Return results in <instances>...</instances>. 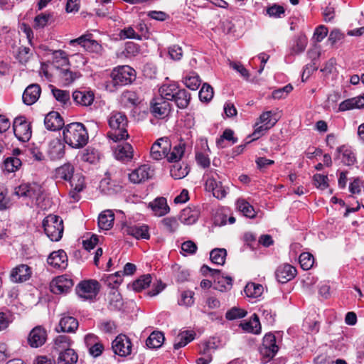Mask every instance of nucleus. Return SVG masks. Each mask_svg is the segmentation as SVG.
<instances>
[{
  "label": "nucleus",
  "instance_id": "6e6d98bb",
  "mask_svg": "<svg viewBox=\"0 0 364 364\" xmlns=\"http://www.w3.org/2000/svg\"><path fill=\"white\" fill-rule=\"evenodd\" d=\"M307 45V38L304 35L298 36L291 46V50L295 54L302 53Z\"/></svg>",
  "mask_w": 364,
  "mask_h": 364
},
{
  "label": "nucleus",
  "instance_id": "2f4dec72",
  "mask_svg": "<svg viewBox=\"0 0 364 364\" xmlns=\"http://www.w3.org/2000/svg\"><path fill=\"white\" fill-rule=\"evenodd\" d=\"M180 88L179 85L175 82L163 84L159 89L160 97H163L164 100L168 102L173 97V94L177 93V90Z\"/></svg>",
  "mask_w": 364,
  "mask_h": 364
},
{
  "label": "nucleus",
  "instance_id": "338daca9",
  "mask_svg": "<svg viewBox=\"0 0 364 364\" xmlns=\"http://www.w3.org/2000/svg\"><path fill=\"white\" fill-rule=\"evenodd\" d=\"M285 10L282 6L273 4L267 9V14L272 18H281L284 14Z\"/></svg>",
  "mask_w": 364,
  "mask_h": 364
},
{
  "label": "nucleus",
  "instance_id": "c756f323",
  "mask_svg": "<svg viewBox=\"0 0 364 364\" xmlns=\"http://www.w3.org/2000/svg\"><path fill=\"white\" fill-rule=\"evenodd\" d=\"M195 336L196 333L194 332L189 331H185L178 333L174 341V349L178 350L182 347L186 346L195 338Z\"/></svg>",
  "mask_w": 364,
  "mask_h": 364
},
{
  "label": "nucleus",
  "instance_id": "393cba45",
  "mask_svg": "<svg viewBox=\"0 0 364 364\" xmlns=\"http://www.w3.org/2000/svg\"><path fill=\"white\" fill-rule=\"evenodd\" d=\"M214 289L220 291H225L232 287V278L224 277L220 270L213 272Z\"/></svg>",
  "mask_w": 364,
  "mask_h": 364
},
{
  "label": "nucleus",
  "instance_id": "864d4df0",
  "mask_svg": "<svg viewBox=\"0 0 364 364\" xmlns=\"http://www.w3.org/2000/svg\"><path fill=\"white\" fill-rule=\"evenodd\" d=\"M259 352L261 355V362L263 364H265L269 362L275 356L278 350L270 347L259 346Z\"/></svg>",
  "mask_w": 364,
  "mask_h": 364
},
{
  "label": "nucleus",
  "instance_id": "c9c22d12",
  "mask_svg": "<svg viewBox=\"0 0 364 364\" xmlns=\"http://www.w3.org/2000/svg\"><path fill=\"white\" fill-rule=\"evenodd\" d=\"M342 162L346 166H351L355 162V156L352 150L346 146H342L337 149Z\"/></svg>",
  "mask_w": 364,
  "mask_h": 364
},
{
  "label": "nucleus",
  "instance_id": "774afa93",
  "mask_svg": "<svg viewBox=\"0 0 364 364\" xmlns=\"http://www.w3.org/2000/svg\"><path fill=\"white\" fill-rule=\"evenodd\" d=\"M247 312L240 309L232 308L226 313L225 317L228 320L241 318L246 316Z\"/></svg>",
  "mask_w": 364,
  "mask_h": 364
},
{
  "label": "nucleus",
  "instance_id": "7c9ffc66",
  "mask_svg": "<svg viewBox=\"0 0 364 364\" xmlns=\"http://www.w3.org/2000/svg\"><path fill=\"white\" fill-rule=\"evenodd\" d=\"M241 328L246 332L258 334L261 332L259 317L255 314L248 321L241 323Z\"/></svg>",
  "mask_w": 364,
  "mask_h": 364
},
{
  "label": "nucleus",
  "instance_id": "39448f33",
  "mask_svg": "<svg viewBox=\"0 0 364 364\" xmlns=\"http://www.w3.org/2000/svg\"><path fill=\"white\" fill-rule=\"evenodd\" d=\"M110 76L114 86H122L130 84L135 80L136 72L129 65H122L114 68Z\"/></svg>",
  "mask_w": 364,
  "mask_h": 364
},
{
  "label": "nucleus",
  "instance_id": "13d9d810",
  "mask_svg": "<svg viewBox=\"0 0 364 364\" xmlns=\"http://www.w3.org/2000/svg\"><path fill=\"white\" fill-rule=\"evenodd\" d=\"M204 177L205 178V189H213L215 182L220 178L215 169H208L206 171Z\"/></svg>",
  "mask_w": 364,
  "mask_h": 364
},
{
  "label": "nucleus",
  "instance_id": "8fccbe9b",
  "mask_svg": "<svg viewBox=\"0 0 364 364\" xmlns=\"http://www.w3.org/2000/svg\"><path fill=\"white\" fill-rule=\"evenodd\" d=\"M151 283V276L149 274L141 276L132 284L133 289L136 291H141L149 287Z\"/></svg>",
  "mask_w": 364,
  "mask_h": 364
},
{
  "label": "nucleus",
  "instance_id": "052dcab7",
  "mask_svg": "<svg viewBox=\"0 0 364 364\" xmlns=\"http://www.w3.org/2000/svg\"><path fill=\"white\" fill-rule=\"evenodd\" d=\"M51 92L56 100L65 105L70 101V93L68 91L62 90L51 85Z\"/></svg>",
  "mask_w": 364,
  "mask_h": 364
},
{
  "label": "nucleus",
  "instance_id": "1a4fd4ad",
  "mask_svg": "<svg viewBox=\"0 0 364 364\" xmlns=\"http://www.w3.org/2000/svg\"><path fill=\"white\" fill-rule=\"evenodd\" d=\"M74 282L70 276L64 274L58 276L50 283V290L53 294H66L73 287Z\"/></svg>",
  "mask_w": 364,
  "mask_h": 364
},
{
  "label": "nucleus",
  "instance_id": "dca6fc26",
  "mask_svg": "<svg viewBox=\"0 0 364 364\" xmlns=\"http://www.w3.org/2000/svg\"><path fill=\"white\" fill-rule=\"evenodd\" d=\"M41 188L37 183H22L14 189V194L18 197L33 198L40 196Z\"/></svg>",
  "mask_w": 364,
  "mask_h": 364
},
{
  "label": "nucleus",
  "instance_id": "0eeeda50",
  "mask_svg": "<svg viewBox=\"0 0 364 364\" xmlns=\"http://www.w3.org/2000/svg\"><path fill=\"white\" fill-rule=\"evenodd\" d=\"M112 348L116 355L127 357L132 353V345L127 336L120 334L112 341Z\"/></svg>",
  "mask_w": 364,
  "mask_h": 364
},
{
  "label": "nucleus",
  "instance_id": "412c9836",
  "mask_svg": "<svg viewBox=\"0 0 364 364\" xmlns=\"http://www.w3.org/2000/svg\"><path fill=\"white\" fill-rule=\"evenodd\" d=\"M75 103L82 107L90 106L95 100V94L91 90H75L73 93Z\"/></svg>",
  "mask_w": 364,
  "mask_h": 364
},
{
  "label": "nucleus",
  "instance_id": "09e8293b",
  "mask_svg": "<svg viewBox=\"0 0 364 364\" xmlns=\"http://www.w3.org/2000/svg\"><path fill=\"white\" fill-rule=\"evenodd\" d=\"M188 173V166H183L178 162H175L173 165H172L170 173L171 176L174 179H181L184 178Z\"/></svg>",
  "mask_w": 364,
  "mask_h": 364
},
{
  "label": "nucleus",
  "instance_id": "4d7b16f0",
  "mask_svg": "<svg viewBox=\"0 0 364 364\" xmlns=\"http://www.w3.org/2000/svg\"><path fill=\"white\" fill-rule=\"evenodd\" d=\"M21 166V161L16 157H8L4 161V170L9 173L15 172Z\"/></svg>",
  "mask_w": 364,
  "mask_h": 364
},
{
  "label": "nucleus",
  "instance_id": "e2e57ef3",
  "mask_svg": "<svg viewBox=\"0 0 364 364\" xmlns=\"http://www.w3.org/2000/svg\"><path fill=\"white\" fill-rule=\"evenodd\" d=\"M213 189H206L213 193V195L218 199L224 198L228 193V188L222 185L220 181H217L215 185L213 186Z\"/></svg>",
  "mask_w": 364,
  "mask_h": 364
},
{
  "label": "nucleus",
  "instance_id": "5701e85b",
  "mask_svg": "<svg viewBox=\"0 0 364 364\" xmlns=\"http://www.w3.org/2000/svg\"><path fill=\"white\" fill-rule=\"evenodd\" d=\"M99 188L104 194L112 195L120 191L122 186L119 182L112 180L107 176L101 180Z\"/></svg>",
  "mask_w": 364,
  "mask_h": 364
},
{
  "label": "nucleus",
  "instance_id": "0e129e2a",
  "mask_svg": "<svg viewBox=\"0 0 364 364\" xmlns=\"http://www.w3.org/2000/svg\"><path fill=\"white\" fill-rule=\"evenodd\" d=\"M161 223L166 231L173 233L178 228L179 223L175 218H165L161 220Z\"/></svg>",
  "mask_w": 364,
  "mask_h": 364
},
{
  "label": "nucleus",
  "instance_id": "bf43d9fd",
  "mask_svg": "<svg viewBox=\"0 0 364 364\" xmlns=\"http://www.w3.org/2000/svg\"><path fill=\"white\" fill-rule=\"evenodd\" d=\"M301 267L304 270L310 269L314 264V257L309 252H303L300 255L299 258Z\"/></svg>",
  "mask_w": 364,
  "mask_h": 364
},
{
  "label": "nucleus",
  "instance_id": "9d476101",
  "mask_svg": "<svg viewBox=\"0 0 364 364\" xmlns=\"http://www.w3.org/2000/svg\"><path fill=\"white\" fill-rule=\"evenodd\" d=\"M171 142L167 137H161L152 145L150 151L151 157L154 160H160L166 156L171 149Z\"/></svg>",
  "mask_w": 364,
  "mask_h": 364
},
{
  "label": "nucleus",
  "instance_id": "a19ab883",
  "mask_svg": "<svg viewBox=\"0 0 364 364\" xmlns=\"http://www.w3.org/2000/svg\"><path fill=\"white\" fill-rule=\"evenodd\" d=\"M183 83L190 90H196L201 84V80L196 72H190L184 77Z\"/></svg>",
  "mask_w": 364,
  "mask_h": 364
},
{
  "label": "nucleus",
  "instance_id": "20e7f679",
  "mask_svg": "<svg viewBox=\"0 0 364 364\" xmlns=\"http://www.w3.org/2000/svg\"><path fill=\"white\" fill-rule=\"evenodd\" d=\"M101 285L95 279H84L75 287V292L83 301H93L100 291Z\"/></svg>",
  "mask_w": 364,
  "mask_h": 364
},
{
  "label": "nucleus",
  "instance_id": "2eb2a0df",
  "mask_svg": "<svg viewBox=\"0 0 364 364\" xmlns=\"http://www.w3.org/2000/svg\"><path fill=\"white\" fill-rule=\"evenodd\" d=\"M259 121L262 125L256 128L253 133V135H255L256 138H259L262 134L263 132L274 127L277 122L278 119L275 117V114H273L272 111H267L260 115Z\"/></svg>",
  "mask_w": 364,
  "mask_h": 364
},
{
  "label": "nucleus",
  "instance_id": "69168bd1",
  "mask_svg": "<svg viewBox=\"0 0 364 364\" xmlns=\"http://www.w3.org/2000/svg\"><path fill=\"white\" fill-rule=\"evenodd\" d=\"M33 55L32 50L28 47L21 46L18 48V52L16 58L21 63H27Z\"/></svg>",
  "mask_w": 364,
  "mask_h": 364
},
{
  "label": "nucleus",
  "instance_id": "ddd939ff",
  "mask_svg": "<svg viewBox=\"0 0 364 364\" xmlns=\"http://www.w3.org/2000/svg\"><path fill=\"white\" fill-rule=\"evenodd\" d=\"M154 175V170L148 164H144L133 170L129 174V179L133 183H140L149 178Z\"/></svg>",
  "mask_w": 364,
  "mask_h": 364
},
{
  "label": "nucleus",
  "instance_id": "79ce46f5",
  "mask_svg": "<svg viewBox=\"0 0 364 364\" xmlns=\"http://www.w3.org/2000/svg\"><path fill=\"white\" fill-rule=\"evenodd\" d=\"M120 102L124 107L134 106L139 103V97L134 91L127 90L122 92Z\"/></svg>",
  "mask_w": 364,
  "mask_h": 364
},
{
  "label": "nucleus",
  "instance_id": "e433bc0d",
  "mask_svg": "<svg viewBox=\"0 0 364 364\" xmlns=\"http://www.w3.org/2000/svg\"><path fill=\"white\" fill-rule=\"evenodd\" d=\"M54 21L53 14L51 13H41L34 18L33 28L35 29L43 28L48 24Z\"/></svg>",
  "mask_w": 364,
  "mask_h": 364
},
{
  "label": "nucleus",
  "instance_id": "6e6552de",
  "mask_svg": "<svg viewBox=\"0 0 364 364\" xmlns=\"http://www.w3.org/2000/svg\"><path fill=\"white\" fill-rule=\"evenodd\" d=\"M91 37L92 34L82 35L77 38L71 40L70 45L77 43L90 53L101 54L103 50L102 46L97 41L92 39Z\"/></svg>",
  "mask_w": 364,
  "mask_h": 364
},
{
  "label": "nucleus",
  "instance_id": "9b49d317",
  "mask_svg": "<svg viewBox=\"0 0 364 364\" xmlns=\"http://www.w3.org/2000/svg\"><path fill=\"white\" fill-rule=\"evenodd\" d=\"M123 233L132 236L136 240H149V228L146 225H127L122 228Z\"/></svg>",
  "mask_w": 364,
  "mask_h": 364
},
{
  "label": "nucleus",
  "instance_id": "6ab92c4d",
  "mask_svg": "<svg viewBox=\"0 0 364 364\" xmlns=\"http://www.w3.org/2000/svg\"><path fill=\"white\" fill-rule=\"evenodd\" d=\"M31 269L28 265L22 264L11 270L10 278L14 282H24L31 278Z\"/></svg>",
  "mask_w": 364,
  "mask_h": 364
},
{
  "label": "nucleus",
  "instance_id": "4c0bfd02",
  "mask_svg": "<svg viewBox=\"0 0 364 364\" xmlns=\"http://www.w3.org/2000/svg\"><path fill=\"white\" fill-rule=\"evenodd\" d=\"M151 208L155 215L163 216L168 213L169 207L164 198H158L151 203Z\"/></svg>",
  "mask_w": 364,
  "mask_h": 364
},
{
  "label": "nucleus",
  "instance_id": "f03ea898",
  "mask_svg": "<svg viewBox=\"0 0 364 364\" xmlns=\"http://www.w3.org/2000/svg\"><path fill=\"white\" fill-rule=\"evenodd\" d=\"M108 123L111 129L107 134L109 139L117 142L129 137L127 129L128 120L124 113L112 112L109 117Z\"/></svg>",
  "mask_w": 364,
  "mask_h": 364
},
{
  "label": "nucleus",
  "instance_id": "37998d69",
  "mask_svg": "<svg viewBox=\"0 0 364 364\" xmlns=\"http://www.w3.org/2000/svg\"><path fill=\"white\" fill-rule=\"evenodd\" d=\"M237 208L243 215L250 218H254L256 216V212L252 205L244 199L237 200Z\"/></svg>",
  "mask_w": 364,
  "mask_h": 364
},
{
  "label": "nucleus",
  "instance_id": "72a5a7b5",
  "mask_svg": "<svg viewBox=\"0 0 364 364\" xmlns=\"http://www.w3.org/2000/svg\"><path fill=\"white\" fill-rule=\"evenodd\" d=\"M71 340L69 336L65 335H60L54 340L53 348L58 354L67 350H73L70 348Z\"/></svg>",
  "mask_w": 364,
  "mask_h": 364
},
{
  "label": "nucleus",
  "instance_id": "ea45409f",
  "mask_svg": "<svg viewBox=\"0 0 364 364\" xmlns=\"http://www.w3.org/2000/svg\"><path fill=\"white\" fill-rule=\"evenodd\" d=\"M164 340V335L162 332L154 331L146 339V345L150 348H158L161 346Z\"/></svg>",
  "mask_w": 364,
  "mask_h": 364
},
{
  "label": "nucleus",
  "instance_id": "680f3d73",
  "mask_svg": "<svg viewBox=\"0 0 364 364\" xmlns=\"http://www.w3.org/2000/svg\"><path fill=\"white\" fill-rule=\"evenodd\" d=\"M213 88L208 83H204L199 92V98L202 102H210L213 97Z\"/></svg>",
  "mask_w": 364,
  "mask_h": 364
},
{
  "label": "nucleus",
  "instance_id": "b1692460",
  "mask_svg": "<svg viewBox=\"0 0 364 364\" xmlns=\"http://www.w3.org/2000/svg\"><path fill=\"white\" fill-rule=\"evenodd\" d=\"M114 154L117 160L127 162L133 158V148L129 143L119 144L115 147Z\"/></svg>",
  "mask_w": 364,
  "mask_h": 364
},
{
  "label": "nucleus",
  "instance_id": "a878e982",
  "mask_svg": "<svg viewBox=\"0 0 364 364\" xmlns=\"http://www.w3.org/2000/svg\"><path fill=\"white\" fill-rule=\"evenodd\" d=\"M173 97L169 100L175 103L179 109H186L191 101V94L185 89L180 88L177 90V93L173 94Z\"/></svg>",
  "mask_w": 364,
  "mask_h": 364
},
{
  "label": "nucleus",
  "instance_id": "7ed1b4c3",
  "mask_svg": "<svg viewBox=\"0 0 364 364\" xmlns=\"http://www.w3.org/2000/svg\"><path fill=\"white\" fill-rule=\"evenodd\" d=\"M43 227L46 235L51 241L58 242L61 240L64 225L63 220L60 216L48 215L43 220Z\"/></svg>",
  "mask_w": 364,
  "mask_h": 364
},
{
  "label": "nucleus",
  "instance_id": "4be33fe9",
  "mask_svg": "<svg viewBox=\"0 0 364 364\" xmlns=\"http://www.w3.org/2000/svg\"><path fill=\"white\" fill-rule=\"evenodd\" d=\"M41 89L38 84H31L24 90L22 96L23 102L27 105L34 104L39 98Z\"/></svg>",
  "mask_w": 364,
  "mask_h": 364
},
{
  "label": "nucleus",
  "instance_id": "603ef678",
  "mask_svg": "<svg viewBox=\"0 0 364 364\" xmlns=\"http://www.w3.org/2000/svg\"><path fill=\"white\" fill-rule=\"evenodd\" d=\"M227 252L225 249H214L210 253L211 261L216 264L223 265L225 263Z\"/></svg>",
  "mask_w": 364,
  "mask_h": 364
},
{
  "label": "nucleus",
  "instance_id": "cd10ccee",
  "mask_svg": "<svg viewBox=\"0 0 364 364\" xmlns=\"http://www.w3.org/2000/svg\"><path fill=\"white\" fill-rule=\"evenodd\" d=\"M114 215L110 210L102 211L98 217V226L100 229L108 230L112 228Z\"/></svg>",
  "mask_w": 364,
  "mask_h": 364
},
{
  "label": "nucleus",
  "instance_id": "473e14b6",
  "mask_svg": "<svg viewBox=\"0 0 364 364\" xmlns=\"http://www.w3.org/2000/svg\"><path fill=\"white\" fill-rule=\"evenodd\" d=\"M80 77L81 74L80 72L73 71L70 69H60L59 72L60 80L64 85L72 84L75 80Z\"/></svg>",
  "mask_w": 364,
  "mask_h": 364
},
{
  "label": "nucleus",
  "instance_id": "aec40b11",
  "mask_svg": "<svg viewBox=\"0 0 364 364\" xmlns=\"http://www.w3.org/2000/svg\"><path fill=\"white\" fill-rule=\"evenodd\" d=\"M44 124L48 130L58 131L64 126V120L58 112L52 111L46 115Z\"/></svg>",
  "mask_w": 364,
  "mask_h": 364
},
{
  "label": "nucleus",
  "instance_id": "c85d7f7f",
  "mask_svg": "<svg viewBox=\"0 0 364 364\" xmlns=\"http://www.w3.org/2000/svg\"><path fill=\"white\" fill-rule=\"evenodd\" d=\"M74 167L70 164H65L64 165L58 167L55 170L56 178L63 179L65 181H72L73 178L75 180L79 176H73Z\"/></svg>",
  "mask_w": 364,
  "mask_h": 364
},
{
  "label": "nucleus",
  "instance_id": "c03bdc74",
  "mask_svg": "<svg viewBox=\"0 0 364 364\" xmlns=\"http://www.w3.org/2000/svg\"><path fill=\"white\" fill-rule=\"evenodd\" d=\"M75 182V178H73L70 181L72 189L69 192V196L73 198L74 201H77L80 199L79 193L84 188V179L82 177H78L77 183Z\"/></svg>",
  "mask_w": 364,
  "mask_h": 364
},
{
  "label": "nucleus",
  "instance_id": "5fc2aeb1",
  "mask_svg": "<svg viewBox=\"0 0 364 364\" xmlns=\"http://www.w3.org/2000/svg\"><path fill=\"white\" fill-rule=\"evenodd\" d=\"M212 352L208 346L202 343L200 346V354L201 357L196 360L197 364H208L212 361Z\"/></svg>",
  "mask_w": 364,
  "mask_h": 364
},
{
  "label": "nucleus",
  "instance_id": "a18cd8bd",
  "mask_svg": "<svg viewBox=\"0 0 364 364\" xmlns=\"http://www.w3.org/2000/svg\"><path fill=\"white\" fill-rule=\"evenodd\" d=\"M231 142V144L237 143V138L234 136V132L230 129H226L223 134L216 141V145L220 149H223L226 146L225 141Z\"/></svg>",
  "mask_w": 364,
  "mask_h": 364
},
{
  "label": "nucleus",
  "instance_id": "3c124183",
  "mask_svg": "<svg viewBox=\"0 0 364 364\" xmlns=\"http://www.w3.org/2000/svg\"><path fill=\"white\" fill-rule=\"evenodd\" d=\"M109 308L111 310H119L122 307L123 301L121 294L113 291L109 294Z\"/></svg>",
  "mask_w": 364,
  "mask_h": 364
},
{
  "label": "nucleus",
  "instance_id": "bb28decb",
  "mask_svg": "<svg viewBox=\"0 0 364 364\" xmlns=\"http://www.w3.org/2000/svg\"><path fill=\"white\" fill-rule=\"evenodd\" d=\"M59 326L60 331L63 332L74 333L77 329L79 323L75 318L63 314L60 320Z\"/></svg>",
  "mask_w": 364,
  "mask_h": 364
},
{
  "label": "nucleus",
  "instance_id": "f8f14e48",
  "mask_svg": "<svg viewBox=\"0 0 364 364\" xmlns=\"http://www.w3.org/2000/svg\"><path fill=\"white\" fill-rule=\"evenodd\" d=\"M170 111L169 102L163 97L154 98L151 102V112L156 117L164 119L169 114Z\"/></svg>",
  "mask_w": 364,
  "mask_h": 364
},
{
  "label": "nucleus",
  "instance_id": "f3484780",
  "mask_svg": "<svg viewBox=\"0 0 364 364\" xmlns=\"http://www.w3.org/2000/svg\"><path fill=\"white\" fill-rule=\"evenodd\" d=\"M296 275V268L287 263L279 265L275 272V276L277 281L285 284L293 279Z\"/></svg>",
  "mask_w": 364,
  "mask_h": 364
},
{
  "label": "nucleus",
  "instance_id": "423d86ee",
  "mask_svg": "<svg viewBox=\"0 0 364 364\" xmlns=\"http://www.w3.org/2000/svg\"><path fill=\"white\" fill-rule=\"evenodd\" d=\"M14 133L16 137L21 141H28L31 137V127L24 117L15 118L13 123Z\"/></svg>",
  "mask_w": 364,
  "mask_h": 364
},
{
  "label": "nucleus",
  "instance_id": "de8ad7c7",
  "mask_svg": "<svg viewBox=\"0 0 364 364\" xmlns=\"http://www.w3.org/2000/svg\"><path fill=\"white\" fill-rule=\"evenodd\" d=\"M80 159L84 162L95 164L99 160V154L95 149L87 147L82 151Z\"/></svg>",
  "mask_w": 364,
  "mask_h": 364
},
{
  "label": "nucleus",
  "instance_id": "f704fd0d",
  "mask_svg": "<svg viewBox=\"0 0 364 364\" xmlns=\"http://www.w3.org/2000/svg\"><path fill=\"white\" fill-rule=\"evenodd\" d=\"M185 143L180 141V143L173 146L172 150L170 149L166 154L167 160L169 162H178L184 154Z\"/></svg>",
  "mask_w": 364,
  "mask_h": 364
},
{
  "label": "nucleus",
  "instance_id": "a211bd4d",
  "mask_svg": "<svg viewBox=\"0 0 364 364\" xmlns=\"http://www.w3.org/2000/svg\"><path fill=\"white\" fill-rule=\"evenodd\" d=\"M47 262L49 265L55 269H64L68 266V256L64 250H59L50 253Z\"/></svg>",
  "mask_w": 364,
  "mask_h": 364
},
{
  "label": "nucleus",
  "instance_id": "49530a36",
  "mask_svg": "<svg viewBox=\"0 0 364 364\" xmlns=\"http://www.w3.org/2000/svg\"><path fill=\"white\" fill-rule=\"evenodd\" d=\"M244 291L247 296L257 298L263 293L264 288L262 284L250 282L245 286Z\"/></svg>",
  "mask_w": 364,
  "mask_h": 364
},
{
  "label": "nucleus",
  "instance_id": "4468645a",
  "mask_svg": "<svg viewBox=\"0 0 364 364\" xmlns=\"http://www.w3.org/2000/svg\"><path fill=\"white\" fill-rule=\"evenodd\" d=\"M47 340V332L41 326L33 328L28 334V343L32 348L42 346Z\"/></svg>",
  "mask_w": 364,
  "mask_h": 364
},
{
  "label": "nucleus",
  "instance_id": "f257e3e1",
  "mask_svg": "<svg viewBox=\"0 0 364 364\" xmlns=\"http://www.w3.org/2000/svg\"><path fill=\"white\" fill-rule=\"evenodd\" d=\"M63 140L73 149H81L88 142V132L85 125L73 122L65 126L63 131Z\"/></svg>",
  "mask_w": 364,
  "mask_h": 364
},
{
  "label": "nucleus",
  "instance_id": "58836bf2",
  "mask_svg": "<svg viewBox=\"0 0 364 364\" xmlns=\"http://www.w3.org/2000/svg\"><path fill=\"white\" fill-rule=\"evenodd\" d=\"M78 355L74 350H67L58 354L57 364H75L77 362Z\"/></svg>",
  "mask_w": 364,
  "mask_h": 364
}]
</instances>
